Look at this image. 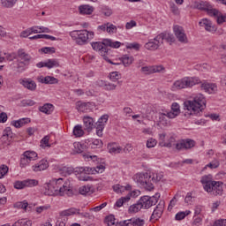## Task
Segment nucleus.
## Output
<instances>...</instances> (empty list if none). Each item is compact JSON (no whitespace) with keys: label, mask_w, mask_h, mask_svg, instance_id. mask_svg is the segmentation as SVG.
<instances>
[{"label":"nucleus","mask_w":226,"mask_h":226,"mask_svg":"<svg viewBox=\"0 0 226 226\" xmlns=\"http://www.w3.org/2000/svg\"><path fill=\"white\" fill-rule=\"evenodd\" d=\"M105 47H110L111 49H119L121 47L120 41H113L111 39H104Z\"/></svg>","instance_id":"nucleus-28"},{"label":"nucleus","mask_w":226,"mask_h":226,"mask_svg":"<svg viewBox=\"0 0 226 226\" xmlns=\"http://www.w3.org/2000/svg\"><path fill=\"white\" fill-rule=\"evenodd\" d=\"M199 26L200 27H203L207 33H212V34H215V33L217 31L216 26H215L213 21L208 19H200L199 21Z\"/></svg>","instance_id":"nucleus-10"},{"label":"nucleus","mask_w":226,"mask_h":226,"mask_svg":"<svg viewBox=\"0 0 226 226\" xmlns=\"http://www.w3.org/2000/svg\"><path fill=\"white\" fill-rule=\"evenodd\" d=\"M59 66V62L57 59H49L47 62H45V67L49 68H57Z\"/></svg>","instance_id":"nucleus-38"},{"label":"nucleus","mask_w":226,"mask_h":226,"mask_svg":"<svg viewBox=\"0 0 226 226\" xmlns=\"http://www.w3.org/2000/svg\"><path fill=\"white\" fill-rule=\"evenodd\" d=\"M204 109H206V98L202 94H198L184 102V109L186 110L185 117H190V116L200 117Z\"/></svg>","instance_id":"nucleus-1"},{"label":"nucleus","mask_w":226,"mask_h":226,"mask_svg":"<svg viewBox=\"0 0 226 226\" xmlns=\"http://www.w3.org/2000/svg\"><path fill=\"white\" fill-rule=\"evenodd\" d=\"M192 147H195V140L190 139H182L176 144V149L178 151H181V149H192Z\"/></svg>","instance_id":"nucleus-13"},{"label":"nucleus","mask_w":226,"mask_h":226,"mask_svg":"<svg viewBox=\"0 0 226 226\" xmlns=\"http://www.w3.org/2000/svg\"><path fill=\"white\" fill-rule=\"evenodd\" d=\"M105 223H107L108 226L116 225V217L112 215H108L105 218Z\"/></svg>","instance_id":"nucleus-52"},{"label":"nucleus","mask_w":226,"mask_h":226,"mask_svg":"<svg viewBox=\"0 0 226 226\" xmlns=\"http://www.w3.org/2000/svg\"><path fill=\"white\" fill-rule=\"evenodd\" d=\"M140 209H142V206L140 205V201H138L129 207V213H139Z\"/></svg>","instance_id":"nucleus-42"},{"label":"nucleus","mask_w":226,"mask_h":226,"mask_svg":"<svg viewBox=\"0 0 226 226\" xmlns=\"http://www.w3.org/2000/svg\"><path fill=\"white\" fill-rule=\"evenodd\" d=\"M149 176H151L150 181L152 185L153 183H158L159 181H162V179L163 178L162 173H152V174H149Z\"/></svg>","instance_id":"nucleus-35"},{"label":"nucleus","mask_w":226,"mask_h":226,"mask_svg":"<svg viewBox=\"0 0 226 226\" xmlns=\"http://www.w3.org/2000/svg\"><path fill=\"white\" fill-rule=\"evenodd\" d=\"M108 149H109V153H110L111 154H117L121 153V151H123V148L117 146V144L116 143L108 144Z\"/></svg>","instance_id":"nucleus-27"},{"label":"nucleus","mask_w":226,"mask_h":226,"mask_svg":"<svg viewBox=\"0 0 226 226\" xmlns=\"http://www.w3.org/2000/svg\"><path fill=\"white\" fill-rule=\"evenodd\" d=\"M159 36L162 37V42L163 43V40L170 43H173L174 41V35L170 34H161Z\"/></svg>","instance_id":"nucleus-45"},{"label":"nucleus","mask_w":226,"mask_h":226,"mask_svg":"<svg viewBox=\"0 0 226 226\" xmlns=\"http://www.w3.org/2000/svg\"><path fill=\"white\" fill-rule=\"evenodd\" d=\"M213 226H226V219L216 220Z\"/></svg>","instance_id":"nucleus-64"},{"label":"nucleus","mask_w":226,"mask_h":226,"mask_svg":"<svg viewBox=\"0 0 226 226\" xmlns=\"http://www.w3.org/2000/svg\"><path fill=\"white\" fill-rule=\"evenodd\" d=\"M135 61L132 56L124 55L121 57V63H123L124 66H130Z\"/></svg>","instance_id":"nucleus-33"},{"label":"nucleus","mask_w":226,"mask_h":226,"mask_svg":"<svg viewBox=\"0 0 226 226\" xmlns=\"http://www.w3.org/2000/svg\"><path fill=\"white\" fill-rule=\"evenodd\" d=\"M29 163H31V161L29 159H27L26 156L22 154L21 159H20V163H19L21 169L27 167V165H29Z\"/></svg>","instance_id":"nucleus-49"},{"label":"nucleus","mask_w":226,"mask_h":226,"mask_svg":"<svg viewBox=\"0 0 226 226\" xmlns=\"http://www.w3.org/2000/svg\"><path fill=\"white\" fill-rule=\"evenodd\" d=\"M212 17H216L217 24H223V22H226V15L222 14L217 11V14L212 15Z\"/></svg>","instance_id":"nucleus-48"},{"label":"nucleus","mask_w":226,"mask_h":226,"mask_svg":"<svg viewBox=\"0 0 226 226\" xmlns=\"http://www.w3.org/2000/svg\"><path fill=\"white\" fill-rule=\"evenodd\" d=\"M91 45L96 52H100L101 56H102V57H104V59L108 63H109V64H115L117 66L121 64V63L112 62V60L109 59V57L106 56L109 52V49L107 48V46H105V39L102 41L92 42Z\"/></svg>","instance_id":"nucleus-6"},{"label":"nucleus","mask_w":226,"mask_h":226,"mask_svg":"<svg viewBox=\"0 0 226 226\" xmlns=\"http://www.w3.org/2000/svg\"><path fill=\"white\" fill-rule=\"evenodd\" d=\"M45 84H57L59 80L51 76H46L44 79Z\"/></svg>","instance_id":"nucleus-56"},{"label":"nucleus","mask_w":226,"mask_h":226,"mask_svg":"<svg viewBox=\"0 0 226 226\" xmlns=\"http://www.w3.org/2000/svg\"><path fill=\"white\" fill-rule=\"evenodd\" d=\"M173 31L175 33V36L177 37L178 41H180V43H188V37L186 36L183 26L176 25L173 27Z\"/></svg>","instance_id":"nucleus-11"},{"label":"nucleus","mask_w":226,"mask_h":226,"mask_svg":"<svg viewBox=\"0 0 226 226\" xmlns=\"http://www.w3.org/2000/svg\"><path fill=\"white\" fill-rule=\"evenodd\" d=\"M30 162H34L38 158V154L34 151H26L23 154Z\"/></svg>","instance_id":"nucleus-39"},{"label":"nucleus","mask_w":226,"mask_h":226,"mask_svg":"<svg viewBox=\"0 0 226 226\" xmlns=\"http://www.w3.org/2000/svg\"><path fill=\"white\" fill-rule=\"evenodd\" d=\"M93 192V187L90 185H83L79 188V193H80V195H91Z\"/></svg>","instance_id":"nucleus-31"},{"label":"nucleus","mask_w":226,"mask_h":226,"mask_svg":"<svg viewBox=\"0 0 226 226\" xmlns=\"http://www.w3.org/2000/svg\"><path fill=\"white\" fill-rule=\"evenodd\" d=\"M179 114H181V107L177 102H173L171 104V110L167 113L168 119H176Z\"/></svg>","instance_id":"nucleus-16"},{"label":"nucleus","mask_w":226,"mask_h":226,"mask_svg":"<svg viewBox=\"0 0 226 226\" xmlns=\"http://www.w3.org/2000/svg\"><path fill=\"white\" fill-rule=\"evenodd\" d=\"M18 57H19L20 61L25 63V64H29V63H31V55L27 54L24 49L18 50Z\"/></svg>","instance_id":"nucleus-21"},{"label":"nucleus","mask_w":226,"mask_h":226,"mask_svg":"<svg viewBox=\"0 0 226 226\" xmlns=\"http://www.w3.org/2000/svg\"><path fill=\"white\" fill-rule=\"evenodd\" d=\"M213 182V176L211 175H205L201 177L200 183L204 185L205 192L211 190Z\"/></svg>","instance_id":"nucleus-20"},{"label":"nucleus","mask_w":226,"mask_h":226,"mask_svg":"<svg viewBox=\"0 0 226 226\" xmlns=\"http://www.w3.org/2000/svg\"><path fill=\"white\" fill-rule=\"evenodd\" d=\"M156 144H157L156 139H153V138H150V139H148L147 141V147L148 149H151V147H154V146H156Z\"/></svg>","instance_id":"nucleus-63"},{"label":"nucleus","mask_w":226,"mask_h":226,"mask_svg":"<svg viewBox=\"0 0 226 226\" xmlns=\"http://www.w3.org/2000/svg\"><path fill=\"white\" fill-rule=\"evenodd\" d=\"M74 149L75 153H78V154L84 153V147L79 142L74 143Z\"/></svg>","instance_id":"nucleus-57"},{"label":"nucleus","mask_w":226,"mask_h":226,"mask_svg":"<svg viewBox=\"0 0 226 226\" xmlns=\"http://www.w3.org/2000/svg\"><path fill=\"white\" fill-rule=\"evenodd\" d=\"M19 0H1L3 8H13Z\"/></svg>","instance_id":"nucleus-34"},{"label":"nucleus","mask_w":226,"mask_h":226,"mask_svg":"<svg viewBox=\"0 0 226 226\" xmlns=\"http://www.w3.org/2000/svg\"><path fill=\"white\" fill-rule=\"evenodd\" d=\"M125 222H131L132 226H144L146 223V221L140 218H134L131 220H126Z\"/></svg>","instance_id":"nucleus-40"},{"label":"nucleus","mask_w":226,"mask_h":226,"mask_svg":"<svg viewBox=\"0 0 226 226\" xmlns=\"http://www.w3.org/2000/svg\"><path fill=\"white\" fill-rule=\"evenodd\" d=\"M198 10L207 11L210 17L213 15H218V10L213 8V5L209 4L207 2H201L200 4H198Z\"/></svg>","instance_id":"nucleus-14"},{"label":"nucleus","mask_w":226,"mask_h":226,"mask_svg":"<svg viewBox=\"0 0 226 226\" xmlns=\"http://www.w3.org/2000/svg\"><path fill=\"white\" fill-rule=\"evenodd\" d=\"M133 180L139 186H141V188H144L145 190H147L148 192H151L154 188V185H153V182H151V176L149 173H137L133 177Z\"/></svg>","instance_id":"nucleus-5"},{"label":"nucleus","mask_w":226,"mask_h":226,"mask_svg":"<svg viewBox=\"0 0 226 226\" xmlns=\"http://www.w3.org/2000/svg\"><path fill=\"white\" fill-rule=\"evenodd\" d=\"M72 215H80V209L72 207L61 212V216H72Z\"/></svg>","instance_id":"nucleus-30"},{"label":"nucleus","mask_w":226,"mask_h":226,"mask_svg":"<svg viewBox=\"0 0 226 226\" xmlns=\"http://www.w3.org/2000/svg\"><path fill=\"white\" fill-rule=\"evenodd\" d=\"M108 121H109V116L103 115L98 119V121H97V123H95V124H97L99 126H105V124H107Z\"/></svg>","instance_id":"nucleus-47"},{"label":"nucleus","mask_w":226,"mask_h":226,"mask_svg":"<svg viewBox=\"0 0 226 226\" xmlns=\"http://www.w3.org/2000/svg\"><path fill=\"white\" fill-rule=\"evenodd\" d=\"M8 166L6 165H2L0 166V179H3L6 174H8Z\"/></svg>","instance_id":"nucleus-58"},{"label":"nucleus","mask_w":226,"mask_h":226,"mask_svg":"<svg viewBox=\"0 0 226 226\" xmlns=\"http://www.w3.org/2000/svg\"><path fill=\"white\" fill-rule=\"evenodd\" d=\"M13 137V132H11V127H6L3 132L2 139L3 140H8Z\"/></svg>","instance_id":"nucleus-36"},{"label":"nucleus","mask_w":226,"mask_h":226,"mask_svg":"<svg viewBox=\"0 0 226 226\" xmlns=\"http://www.w3.org/2000/svg\"><path fill=\"white\" fill-rule=\"evenodd\" d=\"M80 15H91L94 11V7L89 4H82L79 6Z\"/></svg>","instance_id":"nucleus-22"},{"label":"nucleus","mask_w":226,"mask_h":226,"mask_svg":"<svg viewBox=\"0 0 226 226\" xmlns=\"http://www.w3.org/2000/svg\"><path fill=\"white\" fill-rule=\"evenodd\" d=\"M210 195H222L223 194V184L220 181H214L210 185V190L206 191Z\"/></svg>","instance_id":"nucleus-12"},{"label":"nucleus","mask_w":226,"mask_h":226,"mask_svg":"<svg viewBox=\"0 0 226 226\" xmlns=\"http://www.w3.org/2000/svg\"><path fill=\"white\" fill-rule=\"evenodd\" d=\"M126 202H130V196H124L118 199L116 202V206L117 207H122V206L126 204Z\"/></svg>","instance_id":"nucleus-43"},{"label":"nucleus","mask_w":226,"mask_h":226,"mask_svg":"<svg viewBox=\"0 0 226 226\" xmlns=\"http://www.w3.org/2000/svg\"><path fill=\"white\" fill-rule=\"evenodd\" d=\"M19 84L23 86V87H26V89H28V91H36V82L31 79H23L19 80Z\"/></svg>","instance_id":"nucleus-17"},{"label":"nucleus","mask_w":226,"mask_h":226,"mask_svg":"<svg viewBox=\"0 0 226 226\" xmlns=\"http://www.w3.org/2000/svg\"><path fill=\"white\" fill-rule=\"evenodd\" d=\"M201 89L209 94H213L218 91V87L215 83L203 82L201 84Z\"/></svg>","instance_id":"nucleus-18"},{"label":"nucleus","mask_w":226,"mask_h":226,"mask_svg":"<svg viewBox=\"0 0 226 226\" xmlns=\"http://www.w3.org/2000/svg\"><path fill=\"white\" fill-rule=\"evenodd\" d=\"M132 190V185H126V186L121 185L119 184L113 185V191L116 193H123L124 192H130Z\"/></svg>","instance_id":"nucleus-25"},{"label":"nucleus","mask_w":226,"mask_h":226,"mask_svg":"<svg viewBox=\"0 0 226 226\" xmlns=\"http://www.w3.org/2000/svg\"><path fill=\"white\" fill-rule=\"evenodd\" d=\"M44 189L45 195H49L51 197L56 195L63 197V195H68V193L72 192L70 184H63V178H53L49 183L44 185Z\"/></svg>","instance_id":"nucleus-2"},{"label":"nucleus","mask_w":226,"mask_h":226,"mask_svg":"<svg viewBox=\"0 0 226 226\" xmlns=\"http://www.w3.org/2000/svg\"><path fill=\"white\" fill-rule=\"evenodd\" d=\"M40 39L51 40V41H56L57 40L56 37L49 34H37V35L29 37V40H40Z\"/></svg>","instance_id":"nucleus-29"},{"label":"nucleus","mask_w":226,"mask_h":226,"mask_svg":"<svg viewBox=\"0 0 226 226\" xmlns=\"http://www.w3.org/2000/svg\"><path fill=\"white\" fill-rule=\"evenodd\" d=\"M40 112L47 114L48 116L54 112V105L51 103H45L43 106L39 107Z\"/></svg>","instance_id":"nucleus-26"},{"label":"nucleus","mask_w":226,"mask_h":226,"mask_svg":"<svg viewBox=\"0 0 226 226\" xmlns=\"http://www.w3.org/2000/svg\"><path fill=\"white\" fill-rule=\"evenodd\" d=\"M162 40V39L160 34L155 36L154 39H150L148 42L145 44V49H147V50H158V49L163 45Z\"/></svg>","instance_id":"nucleus-9"},{"label":"nucleus","mask_w":226,"mask_h":226,"mask_svg":"<svg viewBox=\"0 0 226 226\" xmlns=\"http://www.w3.org/2000/svg\"><path fill=\"white\" fill-rule=\"evenodd\" d=\"M196 84H200V79L198 77H184L176 80L171 88L172 91H181V89H188L193 87Z\"/></svg>","instance_id":"nucleus-3"},{"label":"nucleus","mask_w":226,"mask_h":226,"mask_svg":"<svg viewBox=\"0 0 226 226\" xmlns=\"http://www.w3.org/2000/svg\"><path fill=\"white\" fill-rule=\"evenodd\" d=\"M34 34H38L39 33H51L50 28L40 26H32Z\"/></svg>","instance_id":"nucleus-32"},{"label":"nucleus","mask_w":226,"mask_h":226,"mask_svg":"<svg viewBox=\"0 0 226 226\" xmlns=\"http://www.w3.org/2000/svg\"><path fill=\"white\" fill-rule=\"evenodd\" d=\"M207 167H209V169H218V167H220V161L215 159L210 163H208Z\"/></svg>","instance_id":"nucleus-62"},{"label":"nucleus","mask_w":226,"mask_h":226,"mask_svg":"<svg viewBox=\"0 0 226 226\" xmlns=\"http://www.w3.org/2000/svg\"><path fill=\"white\" fill-rule=\"evenodd\" d=\"M22 107H33L34 105H36V102L31 100V99H24L21 101Z\"/></svg>","instance_id":"nucleus-51"},{"label":"nucleus","mask_w":226,"mask_h":226,"mask_svg":"<svg viewBox=\"0 0 226 226\" xmlns=\"http://www.w3.org/2000/svg\"><path fill=\"white\" fill-rule=\"evenodd\" d=\"M76 109L79 112H89L91 110V102H78Z\"/></svg>","instance_id":"nucleus-23"},{"label":"nucleus","mask_w":226,"mask_h":226,"mask_svg":"<svg viewBox=\"0 0 226 226\" xmlns=\"http://www.w3.org/2000/svg\"><path fill=\"white\" fill-rule=\"evenodd\" d=\"M41 50L44 54H54V53H56V48H54V47H45V48H42Z\"/></svg>","instance_id":"nucleus-60"},{"label":"nucleus","mask_w":226,"mask_h":226,"mask_svg":"<svg viewBox=\"0 0 226 226\" xmlns=\"http://www.w3.org/2000/svg\"><path fill=\"white\" fill-rule=\"evenodd\" d=\"M139 201L142 209H149V207H152V206H155L158 203V200L154 196H143Z\"/></svg>","instance_id":"nucleus-7"},{"label":"nucleus","mask_w":226,"mask_h":226,"mask_svg":"<svg viewBox=\"0 0 226 226\" xmlns=\"http://www.w3.org/2000/svg\"><path fill=\"white\" fill-rule=\"evenodd\" d=\"M163 209H165V202L161 201L154 208L151 215V220H160L162 215H163Z\"/></svg>","instance_id":"nucleus-15"},{"label":"nucleus","mask_w":226,"mask_h":226,"mask_svg":"<svg viewBox=\"0 0 226 226\" xmlns=\"http://www.w3.org/2000/svg\"><path fill=\"white\" fill-rule=\"evenodd\" d=\"M102 146H103V142L101 139H94L92 142V147L94 149H99Z\"/></svg>","instance_id":"nucleus-61"},{"label":"nucleus","mask_w":226,"mask_h":226,"mask_svg":"<svg viewBox=\"0 0 226 226\" xmlns=\"http://www.w3.org/2000/svg\"><path fill=\"white\" fill-rule=\"evenodd\" d=\"M33 186H38V180L26 179L23 181H16L14 183V188L16 190H24V188H33Z\"/></svg>","instance_id":"nucleus-8"},{"label":"nucleus","mask_w":226,"mask_h":226,"mask_svg":"<svg viewBox=\"0 0 226 226\" xmlns=\"http://www.w3.org/2000/svg\"><path fill=\"white\" fill-rule=\"evenodd\" d=\"M71 38L77 43V45H85L87 40L94 38V32L87 30H74L70 33Z\"/></svg>","instance_id":"nucleus-4"},{"label":"nucleus","mask_w":226,"mask_h":226,"mask_svg":"<svg viewBox=\"0 0 226 226\" xmlns=\"http://www.w3.org/2000/svg\"><path fill=\"white\" fill-rule=\"evenodd\" d=\"M167 137V134L165 132L159 134V146L161 147H170V143L166 144L167 141H165V138Z\"/></svg>","instance_id":"nucleus-37"},{"label":"nucleus","mask_w":226,"mask_h":226,"mask_svg":"<svg viewBox=\"0 0 226 226\" xmlns=\"http://www.w3.org/2000/svg\"><path fill=\"white\" fill-rule=\"evenodd\" d=\"M61 172L64 176H72L73 174V167L64 166L61 168Z\"/></svg>","instance_id":"nucleus-44"},{"label":"nucleus","mask_w":226,"mask_h":226,"mask_svg":"<svg viewBox=\"0 0 226 226\" xmlns=\"http://www.w3.org/2000/svg\"><path fill=\"white\" fill-rule=\"evenodd\" d=\"M106 33H109V34H114L117 33V26H116V25H114L112 23L108 22V27H107Z\"/></svg>","instance_id":"nucleus-50"},{"label":"nucleus","mask_w":226,"mask_h":226,"mask_svg":"<svg viewBox=\"0 0 226 226\" xmlns=\"http://www.w3.org/2000/svg\"><path fill=\"white\" fill-rule=\"evenodd\" d=\"M34 34L33 32V26L30 28H27L26 30H24L20 33L21 38H27V36H31V34Z\"/></svg>","instance_id":"nucleus-55"},{"label":"nucleus","mask_w":226,"mask_h":226,"mask_svg":"<svg viewBox=\"0 0 226 226\" xmlns=\"http://www.w3.org/2000/svg\"><path fill=\"white\" fill-rule=\"evenodd\" d=\"M83 123H84V126H85L86 130H87V132H91V130H93V128H94V126H96L94 124V119H93V117H84Z\"/></svg>","instance_id":"nucleus-24"},{"label":"nucleus","mask_w":226,"mask_h":226,"mask_svg":"<svg viewBox=\"0 0 226 226\" xmlns=\"http://www.w3.org/2000/svg\"><path fill=\"white\" fill-rule=\"evenodd\" d=\"M49 140H50V137L49 136H45L44 138H42V139L41 140V147H42L43 149H45V147H50Z\"/></svg>","instance_id":"nucleus-54"},{"label":"nucleus","mask_w":226,"mask_h":226,"mask_svg":"<svg viewBox=\"0 0 226 226\" xmlns=\"http://www.w3.org/2000/svg\"><path fill=\"white\" fill-rule=\"evenodd\" d=\"M73 135L76 137H82V135H84V130H82V125L74 126Z\"/></svg>","instance_id":"nucleus-46"},{"label":"nucleus","mask_w":226,"mask_h":226,"mask_svg":"<svg viewBox=\"0 0 226 226\" xmlns=\"http://www.w3.org/2000/svg\"><path fill=\"white\" fill-rule=\"evenodd\" d=\"M32 169L34 172H41V170H47V169H49V161L42 159L38 163L34 164Z\"/></svg>","instance_id":"nucleus-19"},{"label":"nucleus","mask_w":226,"mask_h":226,"mask_svg":"<svg viewBox=\"0 0 226 226\" xmlns=\"http://www.w3.org/2000/svg\"><path fill=\"white\" fill-rule=\"evenodd\" d=\"M191 213L192 212L190 210H186L185 212H178L175 215V220H177V221L185 220V218H186V216H188V215H190Z\"/></svg>","instance_id":"nucleus-41"},{"label":"nucleus","mask_w":226,"mask_h":226,"mask_svg":"<svg viewBox=\"0 0 226 226\" xmlns=\"http://www.w3.org/2000/svg\"><path fill=\"white\" fill-rule=\"evenodd\" d=\"M117 87V85L106 81L104 89L105 91H115Z\"/></svg>","instance_id":"nucleus-59"},{"label":"nucleus","mask_w":226,"mask_h":226,"mask_svg":"<svg viewBox=\"0 0 226 226\" xmlns=\"http://www.w3.org/2000/svg\"><path fill=\"white\" fill-rule=\"evenodd\" d=\"M26 66H29V64H26V62H19L17 65V72L19 73H22V72H26Z\"/></svg>","instance_id":"nucleus-53"}]
</instances>
